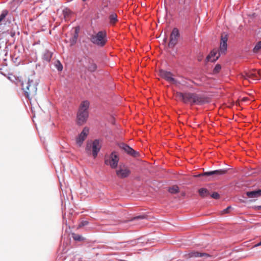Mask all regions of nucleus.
Here are the masks:
<instances>
[{
	"label": "nucleus",
	"mask_w": 261,
	"mask_h": 261,
	"mask_svg": "<svg viewBox=\"0 0 261 261\" xmlns=\"http://www.w3.org/2000/svg\"><path fill=\"white\" fill-rule=\"evenodd\" d=\"M160 74L162 77L165 79L169 83L177 87H179L181 84V81L173 77V75L171 72L161 70L160 71Z\"/></svg>",
	"instance_id": "4"
},
{
	"label": "nucleus",
	"mask_w": 261,
	"mask_h": 261,
	"mask_svg": "<svg viewBox=\"0 0 261 261\" xmlns=\"http://www.w3.org/2000/svg\"><path fill=\"white\" fill-rule=\"evenodd\" d=\"M101 148V145L98 140H95L92 142V155L94 158H95Z\"/></svg>",
	"instance_id": "12"
},
{
	"label": "nucleus",
	"mask_w": 261,
	"mask_h": 261,
	"mask_svg": "<svg viewBox=\"0 0 261 261\" xmlns=\"http://www.w3.org/2000/svg\"><path fill=\"white\" fill-rule=\"evenodd\" d=\"M211 196L215 199H218L220 198V195L217 192H214L211 195Z\"/></svg>",
	"instance_id": "28"
},
{
	"label": "nucleus",
	"mask_w": 261,
	"mask_h": 261,
	"mask_svg": "<svg viewBox=\"0 0 261 261\" xmlns=\"http://www.w3.org/2000/svg\"><path fill=\"white\" fill-rule=\"evenodd\" d=\"M21 86L25 97L28 99L31 100L36 95L37 83L34 81L33 76L23 81Z\"/></svg>",
	"instance_id": "1"
},
{
	"label": "nucleus",
	"mask_w": 261,
	"mask_h": 261,
	"mask_svg": "<svg viewBox=\"0 0 261 261\" xmlns=\"http://www.w3.org/2000/svg\"><path fill=\"white\" fill-rule=\"evenodd\" d=\"M90 40L94 44L99 46H103L107 41L106 32L101 31L95 35H91Z\"/></svg>",
	"instance_id": "3"
},
{
	"label": "nucleus",
	"mask_w": 261,
	"mask_h": 261,
	"mask_svg": "<svg viewBox=\"0 0 261 261\" xmlns=\"http://www.w3.org/2000/svg\"><path fill=\"white\" fill-rule=\"evenodd\" d=\"M243 77L245 80H247L249 82L252 83L259 79L260 73L256 70H252L246 73L245 75H243Z\"/></svg>",
	"instance_id": "7"
},
{
	"label": "nucleus",
	"mask_w": 261,
	"mask_h": 261,
	"mask_svg": "<svg viewBox=\"0 0 261 261\" xmlns=\"http://www.w3.org/2000/svg\"><path fill=\"white\" fill-rule=\"evenodd\" d=\"M83 67L86 72H93L96 70L97 66L93 59L87 57L85 58Z\"/></svg>",
	"instance_id": "5"
},
{
	"label": "nucleus",
	"mask_w": 261,
	"mask_h": 261,
	"mask_svg": "<svg viewBox=\"0 0 261 261\" xmlns=\"http://www.w3.org/2000/svg\"><path fill=\"white\" fill-rule=\"evenodd\" d=\"M168 191L171 194H176L178 193L179 188L176 186H174L169 188L168 189Z\"/></svg>",
	"instance_id": "24"
},
{
	"label": "nucleus",
	"mask_w": 261,
	"mask_h": 261,
	"mask_svg": "<svg viewBox=\"0 0 261 261\" xmlns=\"http://www.w3.org/2000/svg\"><path fill=\"white\" fill-rule=\"evenodd\" d=\"M89 116V112H78L77 115V123L79 124L84 123L87 120Z\"/></svg>",
	"instance_id": "14"
},
{
	"label": "nucleus",
	"mask_w": 261,
	"mask_h": 261,
	"mask_svg": "<svg viewBox=\"0 0 261 261\" xmlns=\"http://www.w3.org/2000/svg\"><path fill=\"white\" fill-rule=\"evenodd\" d=\"M221 69V66L220 64H217L215 67L213 72L215 73H218Z\"/></svg>",
	"instance_id": "27"
},
{
	"label": "nucleus",
	"mask_w": 261,
	"mask_h": 261,
	"mask_svg": "<svg viewBox=\"0 0 261 261\" xmlns=\"http://www.w3.org/2000/svg\"><path fill=\"white\" fill-rule=\"evenodd\" d=\"M246 194L248 198H257L261 196V190L247 192Z\"/></svg>",
	"instance_id": "18"
},
{
	"label": "nucleus",
	"mask_w": 261,
	"mask_h": 261,
	"mask_svg": "<svg viewBox=\"0 0 261 261\" xmlns=\"http://www.w3.org/2000/svg\"><path fill=\"white\" fill-rule=\"evenodd\" d=\"M198 192L200 196L202 197H206L210 194L208 191L206 189L203 188L199 189Z\"/></svg>",
	"instance_id": "21"
},
{
	"label": "nucleus",
	"mask_w": 261,
	"mask_h": 261,
	"mask_svg": "<svg viewBox=\"0 0 261 261\" xmlns=\"http://www.w3.org/2000/svg\"><path fill=\"white\" fill-rule=\"evenodd\" d=\"M254 207L257 210H261V205L255 206Z\"/></svg>",
	"instance_id": "32"
},
{
	"label": "nucleus",
	"mask_w": 261,
	"mask_h": 261,
	"mask_svg": "<svg viewBox=\"0 0 261 261\" xmlns=\"http://www.w3.org/2000/svg\"><path fill=\"white\" fill-rule=\"evenodd\" d=\"M8 11L7 10H4L0 14V25L2 21L6 18L8 14Z\"/></svg>",
	"instance_id": "23"
},
{
	"label": "nucleus",
	"mask_w": 261,
	"mask_h": 261,
	"mask_svg": "<svg viewBox=\"0 0 261 261\" xmlns=\"http://www.w3.org/2000/svg\"><path fill=\"white\" fill-rule=\"evenodd\" d=\"M130 173V170L124 165H120L118 169L116 170V175L120 178H124L128 177Z\"/></svg>",
	"instance_id": "8"
},
{
	"label": "nucleus",
	"mask_w": 261,
	"mask_h": 261,
	"mask_svg": "<svg viewBox=\"0 0 261 261\" xmlns=\"http://www.w3.org/2000/svg\"><path fill=\"white\" fill-rule=\"evenodd\" d=\"M232 208V207L230 206H228L225 209L223 210L222 211L223 214H227L229 213L230 212V210Z\"/></svg>",
	"instance_id": "29"
},
{
	"label": "nucleus",
	"mask_w": 261,
	"mask_h": 261,
	"mask_svg": "<svg viewBox=\"0 0 261 261\" xmlns=\"http://www.w3.org/2000/svg\"><path fill=\"white\" fill-rule=\"evenodd\" d=\"M220 54L221 53L219 51L218 52L217 50L214 49L208 55L206 59L208 61L215 62L218 59Z\"/></svg>",
	"instance_id": "13"
},
{
	"label": "nucleus",
	"mask_w": 261,
	"mask_h": 261,
	"mask_svg": "<svg viewBox=\"0 0 261 261\" xmlns=\"http://www.w3.org/2000/svg\"><path fill=\"white\" fill-rule=\"evenodd\" d=\"M179 36V31L177 28H174L171 32L169 43V47H173L177 42Z\"/></svg>",
	"instance_id": "9"
},
{
	"label": "nucleus",
	"mask_w": 261,
	"mask_h": 261,
	"mask_svg": "<svg viewBox=\"0 0 261 261\" xmlns=\"http://www.w3.org/2000/svg\"><path fill=\"white\" fill-rule=\"evenodd\" d=\"M58 64H59V66H57V68H58V70L61 71L63 69L62 65L61 64V63L59 62H58Z\"/></svg>",
	"instance_id": "31"
},
{
	"label": "nucleus",
	"mask_w": 261,
	"mask_h": 261,
	"mask_svg": "<svg viewBox=\"0 0 261 261\" xmlns=\"http://www.w3.org/2000/svg\"><path fill=\"white\" fill-rule=\"evenodd\" d=\"M90 103L88 100H85L81 102L78 112H88Z\"/></svg>",
	"instance_id": "17"
},
{
	"label": "nucleus",
	"mask_w": 261,
	"mask_h": 261,
	"mask_svg": "<svg viewBox=\"0 0 261 261\" xmlns=\"http://www.w3.org/2000/svg\"><path fill=\"white\" fill-rule=\"evenodd\" d=\"M189 255L190 257H208L209 254L205 253H201L197 251H192L189 253Z\"/></svg>",
	"instance_id": "20"
},
{
	"label": "nucleus",
	"mask_w": 261,
	"mask_h": 261,
	"mask_svg": "<svg viewBox=\"0 0 261 261\" xmlns=\"http://www.w3.org/2000/svg\"><path fill=\"white\" fill-rule=\"evenodd\" d=\"M88 224V222L87 221H83L79 225V227L87 225Z\"/></svg>",
	"instance_id": "30"
},
{
	"label": "nucleus",
	"mask_w": 261,
	"mask_h": 261,
	"mask_svg": "<svg viewBox=\"0 0 261 261\" xmlns=\"http://www.w3.org/2000/svg\"><path fill=\"white\" fill-rule=\"evenodd\" d=\"M105 164L109 165L112 168H116L117 167L119 162V158L115 152H112L109 156L105 158Z\"/></svg>",
	"instance_id": "6"
},
{
	"label": "nucleus",
	"mask_w": 261,
	"mask_h": 261,
	"mask_svg": "<svg viewBox=\"0 0 261 261\" xmlns=\"http://www.w3.org/2000/svg\"><path fill=\"white\" fill-rule=\"evenodd\" d=\"M72 237L75 241H82L84 240V238L82 236L75 233L72 234Z\"/></svg>",
	"instance_id": "25"
},
{
	"label": "nucleus",
	"mask_w": 261,
	"mask_h": 261,
	"mask_svg": "<svg viewBox=\"0 0 261 261\" xmlns=\"http://www.w3.org/2000/svg\"><path fill=\"white\" fill-rule=\"evenodd\" d=\"M122 148L124 150H125L128 154L133 156H137L139 153L138 152H136L135 151L133 148H132L128 146L126 144H122L121 146Z\"/></svg>",
	"instance_id": "16"
},
{
	"label": "nucleus",
	"mask_w": 261,
	"mask_h": 261,
	"mask_svg": "<svg viewBox=\"0 0 261 261\" xmlns=\"http://www.w3.org/2000/svg\"><path fill=\"white\" fill-rule=\"evenodd\" d=\"M261 246V241L260 242H259L258 243L255 244L254 246V247H258V246Z\"/></svg>",
	"instance_id": "33"
},
{
	"label": "nucleus",
	"mask_w": 261,
	"mask_h": 261,
	"mask_svg": "<svg viewBox=\"0 0 261 261\" xmlns=\"http://www.w3.org/2000/svg\"><path fill=\"white\" fill-rule=\"evenodd\" d=\"M142 218V217H138L137 218L139 219V218Z\"/></svg>",
	"instance_id": "34"
},
{
	"label": "nucleus",
	"mask_w": 261,
	"mask_h": 261,
	"mask_svg": "<svg viewBox=\"0 0 261 261\" xmlns=\"http://www.w3.org/2000/svg\"><path fill=\"white\" fill-rule=\"evenodd\" d=\"M82 1H84V2H85V1H86V0H82Z\"/></svg>",
	"instance_id": "35"
},
{
	"label": "nucleus",
	"mask_w": 261,
	"mask_h": 261,
	"mask_svg": "<svg viewBox=\"0 0 261 261\" xmlns=\"http://www.w3.org/2000/svg\"><path fill=\"white\" fill-rule=\"evenodd\" d=\"M110 23L111 24L114 25L118 21L117 16L115 13L111 14L109 16Z\"/></svg>",
	"instance_id": "22"
},
{
	"label": "nucleus",
	"mask_w": 261,
	"mask_h": 261,
	"mask_svg": "<svg viewBox=\"0 0 261 261\" xmlns=\"http://www.w3.org/2000/svg\"><path fill=\"white\" fill-rule=\"evenodd\" d=\"M89 129L88 127H85L83 128L82 132L79 135L76 139V142L79 146H81L84 141L86 138L89 134Z\"/></svg>",
	"instance_id": "10"
},
{
	"label": "nucleus",
	"mask_w": 261,
	"mask_h": 261,
	"mask_svg": "<svg viewBox=\"0 0 261 261\" xmlns=\"http://www.w3.org/2000/svg\"><path fill=\"white\" fill-rule=\"evenodd\" d=\"M176 97L185 103L202 105L205 99L198 94L192 93L176 92Z\"/></svg>",
	"instance_id": "2"
},
{
	"label": "nucleus",
	"mask_w": 261,
	"mask_h": 261,
	"mask_svg": "<svg viewBox=\"0 0 261 261\" xmlns=\"http://www.w3.org/2000/svg\"><path fill=\"white\" fill-rule=\"evenodd\" d=\"M53 56V53L48 50H45L43 54L42 59L46 62H49Z\"/></svg>",
	"instance_id": "19"
},
{
	"label": "nucleus",
	"mask_w": 261,
	"mask_h": 261,
	"mask_svg": "<svg viewBox=\"0 0 261 261\" xmlns=\"http://www.w3.org/2000/svg\"><path fill=\"white\" fill-rule=\"evenodd\" d=\"M261 49V41L258 42L254 46L253 50L254 52H256Z\"/></svg>",
	"instance_id": "26"
},
{
	"label": "nucleus",
	"mask_w": 261,
	"mask_h": 261,
	"mask_svg": "<svg viewBox=\"0 0 261 261\" xmlns=\"http://www.w3.org/2000/svg\"><path fill=\"white\" fill-rule=\"evenodd\" d=\"M228 40L227 35L225 34H222L221 35V39L220 45L219 52L221 54H224L227 50V42Z\"/></svg>",
	"instance_id": "11"
},
{
	"label": "nucleus",
	"mask_w": 261,
	"mask_h": 261,
	"mask_svg": "<svg viewBox=\"0 0 261 261\" xmlns=\"http://www.w3.org/2000/svg\"><path fill=\"white\" fill-rule=\"evenodd\" d=\"M226 172V170L224 169H220V170H216L214 171H209V172H204L203 174H199L197 175V176H200L201 175H223L225 174Z\"/></svg>",
	"instance_id": "15"
}]
</instances>
